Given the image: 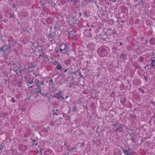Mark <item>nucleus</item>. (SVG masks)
<instances>
[{
    "label": "nucleus",
    "mask_w": 155,
    "mask_h": 155,
    "mask_svg": "<svg viewBox=\"0 0 155 155\" xmlns=\"http://www.w3.org/2000/svg\"><path fill=\"white\" fill-rule=\"evenodd\" d=\"M11 49V47L10 45H5L3 47L0 48V52H4L3 56L5 59H6L7 58V55L9 54Z\"/></svg>",
    "instance_id": "f257e3e1"
},
{
    "label": "nucleus",
    "mask_w": 155,
    "mask_h": 155,
    "mask_svg": "<svg viewBox=\"0 0 155 155\" xmlns=\"http://www.w3.org/2000/svg\"><path fill=\"white\" fill-rule=\"evenodd\" d=\"M121 150L124 155H132V150L131 148L127 146L121 147Z\"/></svg>",
    "instance_id": "f03ea898"
},
{
    "label": "nucleus",
    "mask_w": 155,
    "mask_h": 155,
    "mask_svg": "<svg viewBox=\"0 0 155 155\" xmlns=\"http://www.w3.org/2000/svg\"><path fill=\"white\" fill-rule=\"evenodd\" d=\"M63 91H59L58 93L56 94V98L57 99L59 100L60 101H63L64 100V97H63Z\"/></svg>",
    "instance_id": "7ed1b4c3"
},
{
    "label": "nucleus",
    "mask_w": 155,
    "mask_h": 155,
    "mask_svg": "<svg viewBox=\"0 0 155 155\" xmlns=\"http://www.w3.org/2000/svg\"><path fill=\"white\" fill-rule=\"evenodd\" d=\"M18 148L21 151H25L28 149V146L24 144H20L18 146Z\"/></svg>",
    "instance_id": "20e7f679"
},
{
    "label": "nucleus",
    "mask_w": 155,
    "mask_h": 155,
    "mask_svg": "<svg viewBox=\"0 0 155 155\" xmlns=\"http://www.w3.org/2000/svg\"><path fill=\"white\" fill-rule=\"evenodd\" d=\"M113 126L115 127L114 129V132H116L119 130L121 131L123 128L121 124L119 125V126H117L116 124H114Z\"/></svg>",
    "instance_id": "39448f33"
},
{
    "label": "nucleus",
    "mask_w": 155,
    "mask_h": 155,
    "mask_svg": "<svg viewBox=\"0 0 155 155\" xmlns=\"http://www.w3.org/2000/svg\"><path fill=\"white\" fill-rule=\"evenodd\" d=\"M100 55L101 57H104L106 55V50L104 48H101L100 49Z\"/></svg>",
    "instance_id": "423d86ee"
},
{
    "label": "nucleus",
    "mask_w": 155,
    "mask_h": 155,
    "mask_svg": "<svg viewBox=\"0 0 155 155\" xmlns=\"http://www.w3.org/2000/svg\"><path fill=\"white\" fill-rule=\"evenodd\" d=\"M47 97L48 98V100L49 102L52 101L53 100L54 98H56V95L54 94L53 95H51L49 96H47Z\"/></svg>",
    "instance_id": "0eeeda50"
},
{
    "label": "nucleus",
    "mask_w": 155,
    "mask_h": 155,
    "mask_svg": "<svg viewBox=\"0 0 155 155\" xmlns=\"http://www.w3.org/2000/svg\"><path fill=\"white\" fill-rule=\"evenodd\" d=\"M26 81L27 83H28L31 84L33 83V79L32 77H29L28 78H26Z\"/></svg>",
    "instance_id": "6e6552de"
},
{
    "label": "nucleus",
    "mask_w": 155,
    "mask_h": 155,
    "mask_svg": "<svg viewBox=\"0 0 155 155\" xmlns=\"http://www.w3.org/2000/svg\"><path fill=\"white\" fill-rule=\"evenodd\" d=\"M155 57H153L152 59V62L150 64L149 66L150 67V68H153V67L155 66Z\"/></svg>",
    "instance_id": "1a4fd4ad"
},
{
    "label": "nucleus",
    "mask_w": 155,
    "mask_h": 155,
    "mask_svg": "<svg viewBox=\"0 0 155 155\" xmlns=\"http://www.w3.org/2000/svg\"><path fill=\"white\" fill-rule=\"evenodd\" d=\"M56 35L55 34V32L50 33L48 37V38L50 39H53L54 38L56 37Z\"/></svg>",
    "instance_id": "9d476101"
},
{
    "label": "nucleus",
    "mask_w": 155,
    "mask_h": 155,
    "mask_svg": "<svg viewBox=\"0 0 155 155\" xmlns=\"http://www.w3.org/2000/svg\"><path fill=\"white\" fill-rule=\"evenodd\" d=\"M63 46L64 47H62V48H59V51H60V53H64L66 51V48L67 45H64Z\"/></svg>",
    "instance_id": "9b49d317"
},
{
    "label": "nucleus",
    "mask_w": 155,
    "mask_h": 155,
    "mask_svg": "<svg viewBox=\"0 0 155 155\" xmlns=\"http://www.w3.org/2000/svg\"><path fill=\"white\" fill-rule=\"evenodd\" d=\"M69 23L71 24L72 25H74L75 23V19L74 18V17H70L69 18Z\"/></svg>",
    "instance_id": "f8f14e48"
},
{
    "label": "nucleus",
    "mask_w": 155,
    "mask_h": 155,
    "mask_svg": "<svg viewBox=\"0 0 155 155\" xmlns=\"http://www.w3.org/2000/svg\"><path fill=\"white\" fill-rule=\"evenodd\" d=\"M36 65L34 62H31L30 64V65L28 66V69L32 68L35 67Z\"/></svg>",
    "instance_id": "ddd939ff"
},
{
    "label": "nucleus",
    "mask_w": 155,
    "mask_h": 155,
    "mask_svg": "<svg viewBox=\"0 0 155 155\" xmlns=\"http://www.w3.org/2000/svg\"><path fill=\"white\" fill-rule=\"evenodd\" d=\"M41 85H39L38 87L36 88V91L35 92V93H41Z\"/></svg>",
    "instance_id": "4468645a"
},
{
    "label": "nucleus",
    "mask_w": 155,
    "mask_h": 155,
    "mask_svg": "<svg viewBox=\"0 0 155 155\" xmlns=\"http://www.w3.org/2000/svg\"><path fill=\"white\" fill-rule=\"evenodd\" d=\"M47 23L48 24H51L52 22V18H48L46 20Z\"/></svg>",
    "instance_id": "2eb2a0df"
},
{
    "label": "nucleus",
    "mask_w": 155,
    "mask_h": 155,
    "mask_svg": "<svg viewBox=\"0 0 155 155\" xmlns=\"http://www.w3.org/2000/svg\"><path fill=\"white\" fill-rule=\"evenodd\" d=\"M18 68L17 67H14L13 68H11L10 69L11 71H13L14 72H16L17 71Z\"/></svg>",
    "instance_id": "dca6fc26"
},
{
    "label": "nucleus",
    "mask_w": 155,
    "mask_h": 155,
    "mask_svg": "<svg viewBox=\"0 0 155 155\" xmlns=\"http://www.w3.org/2000/svg\"><path fill=\"white\" fill-rule=\"evenodd\" d=\"M155 39L154 38H151L150 40V43L151 45H154L155 43Z\"/></svg>",
    "instance_id": "f3484780"
},
{
    "label": "nucleus",
    "mask_w": 155,
    "mask_h": 155,
    "mask_svg": "<svg viewBox=\"0 0 155 155\" xmlns=\"http://www.w3.org/2000/svg\"><path fill=\"white\" fill-rule=\"evenodd\" d=\"M34 83L36 84V86H38L39 85H39V84L40 83V81L38 79H36L34 81Z\"/></svg>",
    "instance_id": "a211bd4d"
},
{
    "label": "nucleus",
    "mask_w": 155,
    "mask_h": 155,
    "mask_svg": "<svg viewBox=\"0 0 155 155\" xmlns=\"http://www.w3.org/2000/svg\"><path fill=\"white\" fill-rule=\"evenodd\" d=\"M126 98L124 97H122L120 99V101L121 104H124L125 103Z\"/></svg>",
    "instance_id": "6ab92c4d"
},
{
    "label": "nucleus",
    "mask_w": 155,
    "mask_h": 155,
    "mask_svg": "<svg viewBox=\"0 0 155 155\" xmlns=\"http://www.w3.org/2000/svg\"><path fill=\"white\" fill-rule=\"evenodd\" d=\"M68 34L69 35H75V32L74 30H72Z\"/></svg>",
    "instance_id": "aec40b11"
},
{
    "label": "nucleus",
    "mask_w": 155,
    "mask_h": 155,
    "mask_svg": "<svg viewBox=\"0 0 155 155\" xmlns=\"http://www.w3.org/2000/svg\"><path fill=\"white\" fill-rule=\"evenodd\" d=\"M56 68L58 70H60L61 69L62 67L61 66L60 64H59L57 65L56 66Z\"/></svg>",
    "instance_id": "412c9836"
},
{
    "label": "nucleus",
    "mask_w": 155,
    "mask_h": 155,
    "mask_svg": "<svg viewBox=\"0 0 155 155\" xmlns=\"http://www.w3.org/2000/svg\"><path fill=\"white\" fill-rule=\"evenodd\" d=\"M138 59L142 63L144 60V58L142 56H141Z\"/></svg>",
    "instance_id": "4be33fe9"
},
{
    "label": "nucleus",
    "mask_w": 155,
    "mask_h": 155,
    "mask_svg": "<svg viewBox=\"0 0 155 155\" xmlns=\"http://www.w3.org/2000/svg\"><path fill=\"white\" fill-rule=\"evenodd\" d=\"M33 143L32 144V145H35L37 146L38 145V143L36 142L35 143V142L36 141V140H32Z\"/></svg>",
    "instance_id": "5701e85b"
},
{
    "label": "nucleus",
    "mask_w": 155,
    "mask_h": 155,
    "mask_svg": "<svg viewBox=\"0 0 155 155\" xmlns=\"http://www.w3.org/2000/svg\"><path fill=\"white\" fill-rule=\"evenodd\" d=\"M108 23L111 25H113L114 24V21L110 19L108 20Z\"/></svg>",
    "instance_id": "b1692460"
},
{
    "label": "nucleus",
    "mask_w": 155,
    "mask_h": 155,
    "mask_svg": "<svg viewBox=\"0 0 155 155\" xmlns=\"http://www.w3.org/2000/svg\"><path fill=\"white\" fill-rule=\"evenodd\" d=\"M10 16L9 17V18H15V15L14 13L12 14L11 13H10Z\"/></svg>",
    "instance_id": "393cba45"
},
{
    "label": "nucleus",
    "mask_w": 155,
    "mask_h": 155,
    "mask_svg": "<svg viewBox=\"0 0 155 155\" xmlns=\"http://www.w3.org/2000/svg\"><path fill=\"white\" fill-rule=\"evenodd\" d=\"M13 152L14 153V154L15 155H17L18 153L17 152V151L15 149H13L12 150Z\"/></svg>",
    "instance_id": "a878e982"
},
{
    "label": "nucleus",
    "mask_w": 155,
    "mask_h": 155,
    "mask_svg": "<svg viewBox=\"0 0 155 155\" xmlns=\"http://www.w3.org/2000/svg\"><path fill=\"white\" fill-rule=\"evenodd\" d=\"M3 144L2 143V144H0V151L3 150Z\"/></svg>",
    "instance_id": "bb28decb"
},
{
    "label": "nucleus",
    "mask_w": 155,
    "mask_h": 155,
    "mask_svg": "<svg viewBox=\"0 0 155 155\" xmlns=\"http://www.w3.org/2000/svg\"><path fill=\"white\" fill-rule=\"evenodd\" d=\"M52 152V151L50 149L47 150L45 151V153H47V154H48L49 153H51Z\"/></svg>",
    "instance_id": "cd10ccee"
},
{
    "label": "nucleus",
    "mask_w": 155,
    "mask_h": 155,
    "mask_svg": "<svg viewBox=\"0 0 155 155\" xmlns=\"http://www.w3.org/2000/svg\"><path fill=\"white\" fill-rule=\"evenodd\" d=\"M49 82L50 83L49 84V85H50V84H51V85H53V80L52 79H50L49 80Z\"/></svg>",
    "instance_id": "c85d7f7f"
},
{
    "label": "nucleus",
    "mask_w": 155,
    "mask_h": 155,
    "mask_svg": "<svg viewBox=\"0 0 155 155\" xmlns=\"http://www.w3.org/2000/svg\"><path fill=\"white\" fill-rule=\"evenodd\" d=\"M58 25L57 24H56L54 26V28L55 29H56L57 30L59 28H58Z\"/></svg>",
    "instance_id": "c756f323"
},
{
    "label": "nucleus",
    "mask_w": 155,
    "mask_h": 155,
    "mask_svg": "<svg viewBox=\"0 0 155 155\" xmlns=\"http://www.w3.org/2000/svg\"><path fill=\"white\" fill-rule=\"evenodd\" d=\"M138 90L140 92L143 93H144V91L143 89L141 88H139Z\"/></svg>",
    "instance_id": "7c9ffc66"
},
{
    "label": "nucleus",
    "mask_w": 155,
    "mask_h": 155,
    "mask_svg": "<svg viewBox=\"0 0 155 155\" xmlns=\"http://www.w3.org/2000/svg\"><path fill=\"white\" fill-rule=\"evenodd\" d=\"M45 85V82L44 80L41 81L40 82V85Z\"/></svg>",
    "instance_id": "2f4dec72"
},
{
    "label": "nucleus",
    "mask_w": 155,
    "mask_h": 155,
    "mask_svg": "<svg viewBox=\"0 0 155 155\" xmlns=\"http://www.w3.org/2000/svg\"><path fill=\"white\" fill-rule=\"evenodd\" d=\"M11 101L13 103H15L16 102V100L14 99V98L13 97H12L11 98Z\"/></svg>",
    "instance_id": "473e14b6"
},
{
    "label": "nucleus",
    "mask_w": 155,
    "mask_h": 155,
    "mask_svg": "<svg viewBox=\"0 0 155 155\" xmlns=\"http://www.w3.org/2000/svg\"><path fill=\"white\" fill-rule=\"evenodd\" d=\"M94 1V0H87V3H88L90 2L93 3V2Z\"/></svg>",
    "instance_id": "72a5a7b5"
},
{
    "label": "nucleus",
    "mask_w": 155,
    "mask_h": 155,
    "mask_svg": "<svg viewBox=\"0 0 155 155\" xmlns=\"http://www.w3.org/2000/svg\"><path fill=\"white\" fill-rule=\"evenodd\" d=\"M76 110V106H74L73 107L72 110L74 111H75Z\"/></svg>",
    "instance_id": "f704fd0d"
},
{
    "label": "nucleus",
    "mask_w": 155,
    "mask_h": 155,
    "mask_svg": "<svg viewBox=\"0 0 155 155\" xmlns=\"http://www.w3.org/2000/svg\"><path fill=\"white\" fill-rule=\"evenodd\" d=\"M146 139L145 138H143L141 139V143H143L145 140Z\"/></svg>",
    "instance_id": "c9c22d12"
},
{
    "label": "nucleus",
    "mask_w": 155,
    "mask_h": 155,
    "mask_svg": "<svg viewBox=\"0 0 155 155\" xmlns=\"http://www.w3.org/2000/svg\"><path fill=\"white\" fill-rule=\"evenodd\" d=\"M70 150L71 151H72L73 150H74L75 149V147L74 148V147H70Z\"/></svg>",
    "instance_id": "e433bc0d"
},
{
    "label": "nucleus",
    "mask_w": 155,
    "mask_h": 155,
    "mask_svg": "<svg viewBox=\"0 0 155 155\" xmlns=\"http://www.w3.org/2000/svg\"><path fill=\"white\" fill-rule=\"evenodd\" d=\"M40 93L42 95V96H45L47 94V93H46V94H45L44 93H42V92H41V93Z\"/></svg>",
    "instance_id": "4c0bfd02"
},
{
    "label": "nucleus",
    "mask_w": 155,
    "mask_h": 155,
    "mask_svg": "<svg viewBox=\"0 0 155 155\" xmlns=\"http://www.w3.org/2000/svg\"><path fill=\"white\" fill-rule=\"evenodd\" d=\"M131 141H133V142H134L135 139L133 137V136L131 137Z\"/></svg>",
    "instance_id": "58836bf2"
},
{
    "label": "nucleus",
    "mask_w": 155,
    "mask_h": 155,
    "mask_svg": "<svg viewBox=\"0 0 155 155\" xmlns=\"http://www.w3.org/2000/svg\"><path fill=\"white\" fill-rule=\"evenodd\" d=\"M17 5V4L14 3L12 4V6L13 8H16V6Z\"/></svg>",
    "instance_id": "ea45409f"
},
{
    "label": "nucleus",
    "mask_w": 155,
    "mask_h": 155,
    "mask_svg": "<svg viewBox=\"0 0 155 155\" xmlns=\"http://www.w3.org/2000/svg\"><path fill=\"white\" fill-rule=\"evenodd\" d=\"M142 1V0H141V1L140 2H139V3L138 4H137V5H136L135 6H138L140 5L141 4V2H141Z\"/></svg>",
    "instance_id": "a19ab883"
},
{
    "label": "nucleus",
    "mask_w": 155,
    "mask_h": 155,
    "mask_svg": "<svg viewBox=\"0 0 155 155\" xmlns=\"http://www.w3.org/2000/svg\"><path fill=\"white\" fill-rule=\"evenodd\" d=\"M144 79L145 81H147V76H144Z\"/></svg>",
    "instance_id": "79ce46f5"
},
{
    "label": "nucleus",
    "mask_w": 155,
    "mask_h": 155,
    "mask_svg": "<svg viewBox=\"0 0 155 155\" xmlns=\"http://www.w3.org/2000/svg\"><path fill=\"white\" fill-rule=\"evenodd\" d=\"M42 149H40V153L41 154V155H42Z\"/></svg>",
    "instance_id": "37998d69"
},
{
    "label": "nucleus",
    "mask_w": 155,
    "mask_h": 155,
    "mask_svg": "<svg viewBox=\"0 0 155 155\" xmlns=\"http://www.w3.org/2000/svg\"><path fill=\"white\" fill-rule=\"evenodd\" d=\"M59 50L57 49L55 51V53H58L59 52Z\"/></svg>",
    "instance_id": "c03bdc74"
},
{
    "label": "nucleus",
    "mask_w": 155,
    "mask_h": 155,
    "mask_svg": "<svg viewBox=\"0 0 155 155\" xmlns=\"http://www.w3.org/2000/svg\"><path fill=\"white\" fill-rule=\"evenodd\" d=\"M42 57H44V55L45 54V53L44 52H42Z\"/></svg>",
    "instance_id": "a18cd8bd"
},
{
    "label": "nucleus",
    "mask_w": 155,
    "mask_h": 155,
    "mask_svg": "<svg viewBox=\"0 0 155 155\" xmlns=\"http://www.w3.org/2000/svg\"><path fill=\"white\" fill-rule=\"evenodd\" d=\"M117 2L116 0H113V1H112L113 2Z\"/></svg>",
    "instance_id": "49530a36"
},
{
    "label": "nucleus",
    "mask_w": 155,
    "mask_h": 155,
    "mask_svg": "<svg viewBox=\"0 0 155 155\" xmlns=\"http://www.w3.org/2000/svg\"><path fill=\"white\" fill-rule=\"evenodd\" d=\"M111 34H116V33L115 32H112L111 33Z\"/></svg>",
    "instance_id": "de8ad7c7"
},
{
    "label": "nucleus",
    "mask_w": 155,
    "mask_h": 155,
    "mask_svg": "<svg viewBox=\"0 0 155 155\" xmlns=\"http://www.w3.org/2000/svg\"><path fill=\"white\" fill-rule=\"evenodd\" d=\"M53 114H54V115H58V114L55 112Z\"/></svg>",
    "instance_id": "09e8293b"
},
{
    "label": "nucleus",
    "mask_w": 155,
    "mask_h": 155,
    "mask_svg": "<svg viewBox=\"0 0 155 155\" xmlns=\"http://www.w3.org/2000/svg\"><path fill=\"white\" fill-rule=\"evenodd\" d=\"M78 1L77 0H74V3H76Z\"/></svg>",
    "instance_id": "8fccbe9b"
},
{
    "label": "nucleus",
    "mask_w": 155,
    "mask_h": 155,
    "mask_svg": "<svg viewBox=\"0 0 155 155\" xmlns=\"http://www.w3.org/2000/svg\"><path fill=\"white\" fill-rule=\"evenodd\" d=\"M68 69H65L64 70V72L65 73L66 72H67V70H68Z\"/></svg>",
    "instance_id": "3c124183"
},
{
    "label": "nucleus",
    "mask_w": 155,
    "mask_h": 155,
    "mask_svg": "<svg viewBox=\"0 0 155 155\" xmlns=\"http://www.w3.org/2000/svg\"><path fill=\"white\" fill-rule=\"evenodd\" d=\"M68 96H65V97H64V98H65V99H67V98H68Z\"/></svg>",
    "instance_id": "603ef678"
},
{
    "label": "nucleus",
    "mask_w": 155,
    "mask_h": 155,
    "mask_svg": "<svg viewBox=\"0 0 155 155\" xmlns=\"http://www.w3.org/2000/svg\"><path fill=\"white\" fill-rule=\"evenodd\" d=\"M41 56H42V55L41 54H40L39 56V57H41Z\"/></svg>",
    "instance_id": "864d4df0"
},
{
    "label": "nucleus",
    "mask_w": 155,
    "mask_h": 155,
    "mask_svg": "<svg viewBox=\"0 0 155 155\" xmlns=\"http://www.w3.org/2000/svg\"><path fill=\"white\" fill-rule=\"evenodd\" d=\"M71 2H74V0H71Z\"/></svg>",
    "instance_id": "5fc2aeb1"
},
{
    "label": "nucleus",
    "mask_w": 155,
    "mask_h": 155,
    "mask_svg": "<svg viewBox=\"0 0 155 155\" xmlns=\"http://www.w3.org/2000/svg\"><path fill=\"white\" fill-rule=\"evenodd\" d=\"M38 76V74H35V77H36V76Z\"/></svg>",
    "instance_id": "6e6d98bb"
},
{
    "label": "nucleus",
    "mask_w": 155,
    "mask_h": 155,
    "mask_svg": "<svg viewBox=\"0 0 155 155\" xmlns=\"http://www.w3.org/2000/svg\"><path fill=\"white\" fill-rule=\"evenodd\" d=\"M69 87H71V85H70L69 86Z\"/></svg>",
    "instance_id": "4d7b16f0"
},
{
    "label": "nucleus",
    "mask_w": 155,
    "mask_h": 155,
    "mask_svg": "<svg viewBox=\"0 0 155 155\" xmlns=\"http://www.w3.org/2000/svg\"><path fill=\"white\" fill-rule=\"evenodd\" d=\"M124 56V55L123 54H122L121 55L120 57H122V56Z\"/></svg>",
    "instance_id": "13d9d810"
},
{
    "label": "nucleus",
    "mask_w": 155,
    "mask_h": 155,
    "mask_svg": "<svg viewBox=\"0 0 155 155\" xmlns=\"http://www.w3.org/2000/svg\"><path fill=\"white\" fill-rule=\"evenodd\" d=\"M25 31H26L27 32H28V30H24Z\"/></svg>",
    "instance_id": "bf43d9fd"
},
{
    "label": "nucleus",
    "mask_w": 155,
    "mask_h": 155,
    "mask_svg": "<svg viewBox=\"0 0 155 155\" xmlns=\"http://www.w3.org/2000/svg\"><path fill=\"white\" fill-rule=\"evenodd\" d=\"M66 145V143H65L64 145Z\"/></svg>",
    "instance_id": "052dcab7"
},
{
    "label": "nucleus",
    "mask_w": 155,
    "mask_h": 155,
    "mask_svg": "<svg viewBox=\"0 0 155 155\" xmlns=\"http://www.w3.org/2000/svg\"><path fill=\"white\" fill-rule=\"evenodd\" d=\"M33 87V86H30V87H31V88H32Z\"/></svg>",
    "instance_id": "680f3d73"
},
{
    "label": "nucleus",
    "mask_w": 155,
    "mask_h": 155,
    "mask_svg": "<svg viewBox=\"0 0 155 155\" xmlns=\"http://www.w3.org/2000/svg\"><path fill=\"white\" fill-rule=\"evenodd\" d=\"M64 155H69V154H64Z\"/></svg>",
    "instance_id": "e2e57ef3"
},
{
    "label": "nucleus",
    "mask_w": 155,
    "mask_h": 155,
    "mask_svg": "<svg viewBox=\"0 0 155 155\" xmlns=\"http://www.w3.org/2000/svg\"><path fill=\"white\" fill-rule=\"evenodd\" d=\"M51 87H52V88H54L53 86H52Z\"/></svg>",
    "instance_id": "0e129e2a"
},
{
    "label": "nucleus",
    "mask_w": 155,
    "mask_h": 155,
    "mask_svg": "<svg viewBox=\"0 0 155 155\" xmlns=\"http://www.w3.org/2000/svg\"><path fill=\"white\" fill-rule=\"evenodd\" d=\"M17 1H20V0H17Z\"/></svg>",
    "instance_id": "69168bd1"
},
{
    "label": "nucleus",
    "mask_w": 155,
    "mask_h": 155,
    "mask_svg": "<svg viewBox=\"0 0 155 155\" xmlns=\"http://www.w3.org/2000/svg\"><path fill=\"white\" fill-rule=\"evenodd\" d=\"M120 45H122V44H121V43H120Z\"/></svg>",
    "instance_id": "338daca9"
},
{
    "label": "nucleus",
    "mask_w": 155,
    "mask_h": 155,
    "mask_svg": "<svg viewBox=\"0 0 155 155\" xmlns=\"http://www.w3.org/2000/svg\"><path fill=\"white\" fill-rule=\"evenodd\" d=\"M54 91V89L53 90V91Z\"/></svg>",
    "instance_id": "774afa93"
}]
</instances>
